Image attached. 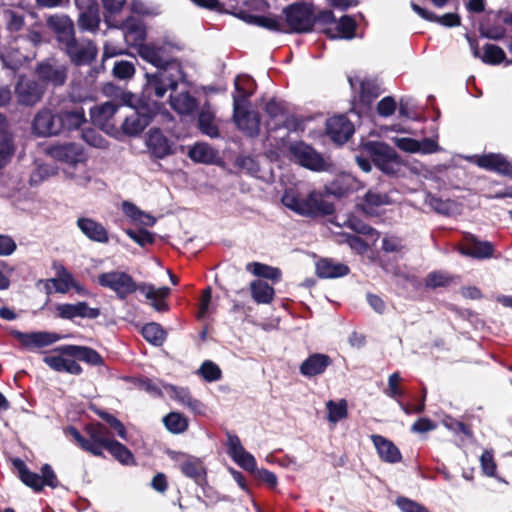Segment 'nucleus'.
Wrapping results in <instances>:
<instances>
[{"label":"nucleus","instance_id":"f257e3e1","mask_svg":"<svg viewBox=\"0 0 512 512\" xmlns=\"http://www.w3.org/2000/svg\"><path fill=\"white\" fill-rule=\"evenodd\" d=\"M145 78L143 96L151 100L163 98L168 90L175 91L184 82L185 75L180 64H172L154 73H146Z\"/></svg>","mask_w":512,"mask_h":512},{"label":"nucleus","instance_id":"f03ea898","mask_svg":"<svg viewBox=\"0 0 512 512\" xmlns=\"http://www.w3.org/2000/svg\"><path fill=\"white\" fill-rule=\"evenodd\" d=\"M281 201L285 207L302 216L330 215L334 212L333 204L326 201L322 193L317 191L301 197L293 190H286Z\"/></svg>","mask_w":512,"mask_h":512},{"label":"nucleus","instance_id":"7ed1b4c3","mask_svg":"<svg viewBox=\"0 0 512 512\" xmlns=\"http://www.w3.org/2000/svg\"><path fill=\"white\" fill-rule=\"evenodd\" d=\"M88 438H85L74 427H69L67 433L84 450L94 456H102L103 449L112 441L109 437V430L100 423L86 426Z\"/></svg>","mask_w":512,"mask_h":512},{"label":"nucleus","instance_id":"20e7f679","mask_svg":"<svg viewBox=\"0 0 512 512\" xmlns=\"http://www.w3.org/2000/svg\"><path fill=\"white\" fill-rule=\"evenodd\" d=\"M97 282L101 287L113 291L120 300L126 299L129 295L140 291V285L127 272L112 270L98 275Z\"/></svg>","mask_w":512,"mask_h":512},{"label":"nucleus","instance_id":"39448f33","mask_svg":"<svg viewBox=\"0 0 512 512\" xmlns=\"http://www.w3.org/2000/svg\"><path fill=\"white\" fill-rule=\"evenodd\" d=\"M363 151L372 158L374 164L386 174H395L400 167L395 150L381 142H366Z\"/></svg>","mask_w":512,"mask_h":512},{"label":"nucleus","instance_id":"423d86ee","mask_svg":"<svg viewBox=\"0 0 512 512\" xmlns=\"http://www.w3.org/2000/svg\"><path fill=\"white\" fill-rule=\"evenodd\" d=\"M283 14L291 31L303 33L312 30L315 17L311 4L304 2L291 4L284 8Z\"/></svg>","mask_w":512,"mask_h":512},{"label":"nucleus","instance_id":"0eeeda50","mask_svg":"<svg viewBox=\"0 0 512 512\" xmlns=\"http://www.w3.org/2000/svg\"><path fill=\"white\" fill-rule=\"evenodd\" d=\"M172 45L169 43L150 42L140 45L139 56L158 69H164L172 64H179L171 58Z\"/></svg>","mask_w":512,"mask_h":512},{"label":"nucleus","instance_id":"6e6552de","mask_svg":"<svg viewBox=\"0 0 512 512\" xmlns=\"http://www.w3.org/2000/svg\"><path fill=\"white\" fill-rule=\"evenodd\" d=\"M291 157L301 166L311 170L321 171L328 166L324 158L311 146L303 142H295L289 146Z\"/></svg>","mask_w":512,"mask_h":512},{"label":"nucleus","instance_id":"1a4fd4ad","mask_svg":"<svg viewBox=\"0 0 512 512\" xmlns=\"http://www.w3.org/2000/svg\"><path fill=\"white\" fill-rule=\"evenodd\" d=\"M10 334L18 340L23 348L28 350L50 346L61 338L57 333L47 331L24 333L18 330H11Z\"/></svg>","mask_w":512,"mask_h":512},{"label":"nucleus","instance_id":"9d476101","mask_svg":"<svg viewBox=\"0 0 512 512\" xmlns=\"http://www.w3.org/2000/svg\"><path fill=\"white\" fill-rule=\"evenodd\" d=\"M76 65L88 64L97 55V48L90 40L77 41L75 37L61 47Z\"/></svg>","mask_w":512,"mask_h":512},{"label":"nucleus","instance_id":"9b49d317","mask_svg":"<svg viewBox=\"0 0 512 512\" xmlns=\"http://www.w3.org/2000/svg\"><path fill=\"white\" fill-rule=\"evenodd\" d=\"M146 147L151 157L163 159L174 154V144L158 128H151L146 135Z\"/></svg>","mask_w":512,"mask_h":512},{"label":"nucleus","instance_id":"f8f14e48","mask_svg":"<svg viewBox=\"0 0 512 512\" xmlns=\"http://www.w3.org/2000/svg\"><path fill=\"white\" fill-rule=\"evenodd\" d=\"M226 447L228 455L241 468L247 471H254L256 469V460L254 456L245 450L237 435L227 433Z\"/></svg>","mask_w":512,"mask_h":512},{"label":"nucleus","instance_id":"ddd939ff","mask_svg":"<svg viewBox=\"0 0 512 512\" xmlns=\"http://www.w3.org/2000/svg\"><path fill=\"white\" fill-rule=\"evenodd\" d=\"M48 154L55 160L66 163L67 167H73L86 158L82 147L75 143L53 145L48 149Z\"/></svg>","mask_w":512,"mask_h":512},{"label":"nucleus","instance_id":"4468645a","mask_svg":"<svg viewBox=\"0 0 512 512\" xmlns=\"http://www.w3.org/2000/svg\"><path fill=\"white\" fill-rule=\"evenodd\" d=\"M32 130L39 136L57 135L62 132V124L58 122V114L45 108L35 115Z\"/></svg>","mask_w":512,"mask_h":512},{"label":"nucleus","instance_id":"2eb2a0df","mask_svg":"<svg viewBox=\"0 0 512 512\" xmlns=\"http://www.w3.org/2000/svg\"><path fill=\"white\" fill-rule=\"evenodd\" d=\"M117 109V106L112 102L94 106L90 109L91 120L107 134H114L116 127L111 120L117 112Z\"/></svg>","mask_w":512,"mask_h":512},{"label":"nucleus","instance_id":"dca6fc26","mask_svg":"<svg viewBox=\"0 0 512 512\" xmlns=\"http://www.w3.org/2000/svg\"><path fill=\"white\" fill-rule=\"evenodd\" d=\"M179 470L196 484L201 485L206 480V469L201 459L190 456L180 455L177 458Z\"/></svg>","mask_w":512,"mask_h":512},{"label":"nucleus","instance_id":"f3484780","mask_svg":"<svg viewBox=\"0 0 512 512\" xmlns=\"http://www.w3.org/2000/svg\"><path fill=\"white\" fill-rule=\"evenodd\" d=\"M326 132L334 142L342 144L350 138L354 128L346 116L339 115L327 120Z\"/></svg>","mask_w":512,"mask_h":512},{"label":"nucleus","instance_id":"a211bd4d","mask_svg":"<svg viewBox=\"0 0 512 512\" xmlns=\"http://www.w3.org/2000/svg\"><path fill=\"white\" fill-rule=\"evenodd\" d=\"M15 93L21 104L29 106L34 105L41 99L43 89L35 81L20 77L15 87Z\"/></svg>","mask_w":512,"mask_h":512},{"label":"nucleus","instance_id":"6ab92c4d","mask_svg":"<svg viewBox=\"0 0 512 512\" xmlns=\"http://www.w3.org/2000/svg\"><path fill=\"white\" fill-rule=\"evenodd\" d=\"M56 311L60 318L69 320L76 317L95 319L100 315L98 308H91L86 302L59 304L56 307Z\"/></svg>","mask_w":512,"mask_h":512},{"label":"nucleus","instance_id":"aec40b11","mask_svg":"<svg viewBox=\"0 0 512 512\" xmlns=\"http://www.w3.org/2000/svg\"><path fill=\"white\" fill-rule=\"evenodd\" d=\"M47 25L56 34L60 47L74 38L73 21L66 15L50 16Z\"/></svg>","mask_w":512,"mask_h":512},{"label":"nucleus","instance_id":"412c9836","mask_svg":"<svg viewBox=\"0 0 512 512\" xmlns=\"http://www.w3.org/2000/svg\"><path fill=\"white\" fill-rule=\"evenodd\" d=\"M76 225L89 240L103 244L108 243L109 234L102 223L89 217H79Z\"/></svg>","mask_w":512,"mask_h":512},{"label":"nucleus","instance_id":"4be33fe9","mask_svg":"<svg viewBox=\"0 0 512 512\" xmlns=\"http://www.w3.org/2000/svg\"><path fill=\"white\" fill-rule=\"evenodd\" d=\"M37 75L43 82L60 86L66 81L67 70L64 65L57 62H44L38 66Z\"/></svg>","mask_w":512,"mask_h":512},{"label":"nucleus","instance_id":"5701e85b","mask_svg":"<svg viewBox=\"0 0 512 512\" xmlns=\"http://www.w3.org/2000/svg\"><path fill=\"white\" fill-rule=\"evenodd\" d=\"M362 187L361 183L355 177L350 174H343L327 184L325 191L328 195L340 198L348 193L358 191Z\"/></svg>","mask_w":512,"mask_h":512},{"label":"nucleus","instance_id":"b1692460","mask_svg":"<svg viewBox=\"0 0 512 512\" xmlns=\"http://www.w3.org/2000/svg\"><path fill=\"white\" fill-rule=\"evenodd\" d=\"M169 102L171 108L179 115H191L198 106L196 99L186 89L172 91Z\"/></svg>","mask_w":512,"mask_h":512},{"label":"nucleus","instance_id":"393cba45","mask_svg":"<svg viewBox=\"0 0 512 512\" xmlns=\"http://www.w3.org/2000/svg\"><path fill=\"white\" fill-rule=\"evenodd\" d=\"M152 113L133 110L125 117L122 123V131L126 135L136 136L140 134L151 122Z\"/></svg>","mask_w":512,"mask_h":512},{"label":"nucleus","instance_id":"a878e982","mask_svg":"<svg viewBox=\"0 0 512 512\" xmlns=\"http://www.w3.org/2000/svg\"><path fill=\"white\" fill-rule=\"evenodd\" d=\"M476 164L481 168L491 170L502 175L512 176V165L501 154L489 153L477 156Z\"/></svg>","mask_w":512,"mask_h":512},{"label":"nucleus","instance_id":"bb28decb","mask_svg":"<svg viewBox=\"0 0 512 512\" xmlns=\"http://www.w3.org/2000/svg\"><path fill=\"white\" fill-rule=\"evenodd\" d=\"M331 363L332 360L328 355L314 353L301 363L299 371L305 377H314L324 373Z\"/></svg>","mask_w":512,"mask_h":512},{"label":"nucleus","instance_id":"cd10ccee","mask_svg":"<svg viewBox=\"0 0 512 512\" xmlns=\"http://www.w3.org/2000/svg\"><path fill=\"white\" fill-rule=\"evenodd\" d=\"M320 18L324 22H334L336 24L337 32L330 34L332 39H352L355 36L356 23L350 16H342L340 20L336 22L331 11H324L320 14Z\"/></svg>","mask_w":512,"mask_h":512},{"label":"nucleus","instance_id":"c85d7f7f","mask_svg":"<svg viewBox=\"0 0 512 512\" xmlns=\"http://www.w3.org/2000/svg\"><path fill=\"white\" fill-rule=\"evenodd\" d=\"M234 121L249 136H255L259 132L260 120L254 111H244L243 107H239L237 111L234 109Z\"/></svg>","mask_w":512,"mask_h":512},{"label":"nucleus","instance_id":"c756f323","mask_svg":"<svg viewBox=\"0 0 512 512\" xmlns=\"http://www.w3.org/2000/svg\"><path fill=\"white\" fill-rule=\"evenodd\" d=\"M123 36L125 42L130 45L139 48L140 45H144L143 42L146 37V30L144 25L137 19L130 18L123 25Z\"/></svg>","mask_w":512,"mask_h":512},{"label":"nucleus","instance_id":"7c9ffc66","mask_svg":"<svg viewBox=\"0 0 512 512\" xmlns=\"http://www.w3.org/2000/svg\"><path fill=\"white\" fill-rule=\"evenodd\" d=\"M371 440L383 461L396 463L401 460L399 449L391 441L380 435H372Z\"/></svg>","mask_w":512,"mask_h":512},{"label":"nucleus","instance_id":"2f4dec72","mask_svg":"<svg viewBox=\"0 0 512 512\" xmlns=\"http://www.w3.org/2000/svg\"><path fill=\"white\" fill-rule=\"evenodd\" d=\"M140 292L151 301V305L156 311L163 312L167 310V304L164 299L169 295L170 289L168 287L156 288L151 284H140Z\"/></svg>","mask_w":512,"mask_h":512},{"label":"nucleus","instance_id":"473e14b6","mask_svg":"<svg viewBox=\"0 0 512 512\" xmlns=\"http://www.w3.org/2000/svg\"><path fill=\"white\" fill-rule=\"evenodd\" d=\"M198 126L203 134L211 138H217L219 136L215 112L212 110L209 103H205L200 109L198 116Z\"/></svg>","mask_w":512,"mask_h":512},{"label":"nucleus","instance_id":"72a5a7b5","mask_svg":"<svg viewBox=\"0 0 512 512\" xmlns=\"http://www.w3.org/2000/svg\"><path fill=\"white\" fill-rule=\"evenodd\" d=\"M494 248L490 242L479 241L474 237H468L466 244L461 248V253L474 258H489L493 255Z\"/></svg>","mask_w":512,"mask_h":512},{"label":"nucleus","instance_id":"f704fd0d","mask_svg":"<svg viewBox=\"0 0 512 512\" xmlns=\"http://www.w3.org/2000/svg\"><path fill=\"white\" fill-rule=\"evenodd\" d=\"M58 350L63 354L76 357L88 364L100 365L102 363V357L99 353L85 346L65 345L60 347Z\"/></svg>","mask_w":512,"mask_h":512},{"label":"nucleus","instance_id":"c9c22d12","mask_svg":"<svg viewBox=\"0 0 512 512\" xmlns=\"http://www.w3.org/2000/svg\"><path fill=\"white\" fill-rule=\"evenodd\" d=\"M234 85L233 107L237 111L239 107H244L246 100L252 94L253 80L249 76H237Z\"/></svg>","mask_w":512,"mask_h":512},{"label":"nucleus","instance_id":"e433bc0d","mask_svg":"<svg viewBox=\"0 0 512 512\" xmlns=\"http://www.w3.org/2000/svg\"><path fill=\"white\" fill-rule=\"evenodd\" d=\"M316 273L321 278H336L347 275L349 268L331 259H321L316 263Z\"/></svg>","mask_w":512,"mask_h":512},{"label":"nucleus","instance_id":"4c0bfd02","mask_svg":"<svg viewBox=\"0 0 512 512\" xmlns=\"http://www.w3.org/2000/svg\"><path fill=\"white\" fill-rule=\"evenodd\" d=\"M45 364L57 372H67L73 375H79L82 372L81 366L73 359L62 356L50 355L43 358Z\"/></svg>","mask_w":512,"mask_h":512},{"label":"nucleus","instance_id":"58836bf2","mask_svg":"<svg viewBox=\"0 0 512 512\" xmlns=\"http://www.w3.org/2000/svg\"><path fill=\"white\" fill-rule=\"evenodd\" d=\"M388 204L389 197L387 196V194L369 190L365 194L360 204V207L365 214L376 215L378 208Z\"/></svg>","mask_w":512,"mask_h":512},{"label":"nucleus","instance_id":"ea45409f","mask_svg":"<svg viewBox=\"0 0 512 512\" xmlns=\"http://www.w3.org/2000/svg\"><path fill=\"white\" fill-rule=\"evenodd\" d=\"M411 8L421 18L428 21L438 22L445 27H455L460 25V17L455 13H447L438 17L415 3H411Z\"/></svg>","mask_w":512,"mask_h":512},{"label":"nucleus","instance_id":"a19ab883","mask_svg":"<svg viewBox=\"0 0 512 512\" xmlns=\"http://www.w3.org/2000/svg\"><path fill=\"white\" fill-rule=\"evenodd\" d=\"M122 211L134 224L137 225L151 227L156 222L155 217L140 210L136 205L128 201H124L122 203Z\"/></svg>","mask_w":512,"mask_h":512},{"label":"nucleus","instance_id":"79ce46f5","mask_svg":"<svg viewBox=\"0 0 512 512\" xmlns=\"http://www.w3.org/2000/svg\"><path fill=\"white\" fill-rule=\"evenodd\" d=\"M168 392L172 398L187 406L194 413L201 414L203 412V404L194 399L188 389L170 385L168 386Z\"/></svg>","mask_w":512,"mask_h":512},{"label":"nucleus","instance_id":"37998d69","mask_svg":"<svg viewBox=\"0 0 512 512\" xmlns=\"http://www.w3.org/2000/svg\"><path fill=\"white\" fill-rule=\"evenodd\" d=\"M85 121V113L82 108L64 110L58 113V122L62 124V131L78 129Z\"/></svg>","mask_w":512,"mask_h":512},{"label":"nucleus","instance_id":"c03bdc74","mask_svg":"<svg viewBox=\"0 0 512 512\" xmlns=\"http://www.w3.org/2000/svg\"><path fill=\"white\" fill-rule=\"evenodd\" d=\"M15 153L13 136L5 128H0V169L6 167Z\"/></svg>","mask_w":512,"mask_h":512},{"label":"nucleus","instance_id":"a18cd8bd","mask_svg":"<svg viewBox=\"0 0 512 512\" xmlns=\"http://www.w3.org/2000/svg\"><path fill=\"white\" fill-rule=\"evenodd\" d=\"M188 155L195 162L211 164L217 158V151L207 143H197L189 149Z\"/></svg>","mask_w":512,"mask_h":512},{"label":"nucleus","instance_id":"49530a36","mask_svg":"<svg viewBox=\"0 0 512 512\" xmlns=\"http://www.w3.org/2000/svg\"><path fill=\"white\" fill-rule=\"evenodd\" d=\"M99 24L100 17L97 7L90 5L79 14L78 26L81 30L95 32Z\"/></svg>","mask_w":512,"mask_h":512},{"label":"nucleus","instance_id":"de8ad7c7","mask_svg":"<svg viewBox=\"0 0 512 512\" xmlns=\"http://www.w3.org/2000/svg\"><path fill=\"white\" fill-rule=\"evenodd\" d=\"M251 295L255 302L259 304H269L274 297V289L268 283L262 280H255L250 285Z\"/></svg>","mask_w":512,"mask_h":512},{"label":"nucleus","instance_id":"09e8293b","mask_svg":"<svg viewBox=\"0 0 512 512\" xmlns=\"http://www.w3.org/2000/svg\"><path fill=\"white\" fill-rule=\"evenodd\" d=\"M15 468L18 470L20 479L24 484L33 488L36 491H39L43 487V481L40 475L37 473L30 472L25 463L20 459H15L13 461Z\"/></svg>","mask_w":512,"mask_h":512},{"label":"nucleus","instance_id":"8fccbe9b","mask_svg":"<svg viewBox=\"0 0 512 512\" xmlns=\"http://www.w3.org/2000/svg\"><path fill=\"white\" fill-rule=\"evenodd\" d=\"M64 172L79 186H87L91 181V173L87 167L86 159L73 167H67Z\"/></svg>","mask_w":512,"mask_h":512},{"label":"nucleus","instance_id":"3c124183","mask_svg":"<svg viewBox=\"0 0 512 512\" xmlns=\"http://www.w3.org/2000/svg\"><path fill=\"white\" fill-rule=\"evenodd\" d=\"M142 335L146 341L154 346H161L167 337V333L163 327L155 322L146 324L142 328Z\"/></svg>","mask_w":512,"mask_h":512},{"label":"nucleus","instance_id":"603ef678","mask_svg":"<svg viewBox=\"0 0 512 512\" xmlns=\"http://www.w3.org/2000/svg\"><path fill=\"white\" fill-rule=\"evenodd\" d=\"M163 423L167 430L174 434H180L187 430V419L178 412H171L163 418Z\"/></svg>","mask_w":512,"mask_h":512},{"label":"nucleus","instance_id":"864d4df0","mask_svg":"<svg viewBox=\"0 0 512 512\" xmlns=\"http://www.w3.org/2000/svg\"><path fill=\"white\" fill-rule=\"evenodd\" d=\"M246 270L250 271L255 276L271 279L274 281H278L281 277V272L279 269L259 262L248 263L246 265Z\"/></svg>","mask_w":512,"mask_h":512},{"label":"nucleus","instance_id":"5fc2aeb1","mask_svg":"<svg viewBox=\"0 0 512 512\" xmlns=\"http://www.w3.org/2000/svg\"><path fill=\"white\" fill-rule=\"evenodd\" d=\"M326 409L328 411V421L331 423H337L347 416V402L344 399L338 402L329 400L326 403Z\"/></svg>","mask_w":512,"mask_h":512},{"label":"nucleus","instance_id":"6e6d98bb","mask_svg":"<svg viewBox=\"0 0 512 512\" xmlns=\"http://www.w3.org/2000/svg\"><path fill=\"white\" fill-rule=\"evenodd\" d=\"M105 449L122 464L128 465L133 462V455L130 450L116 440H112Z\"/></svg>","mask_w":512,"mask_h":512},{"label":"nucleus","instance_id":"4d7b16f0","mask_svg":"<svg viewBox=\"0 0 512 512\" xmlns=\"http://www.w3.org/2000/svg\"><path fill=\"white\" fill-rule=\"evenodd\" d=\"M505 59V53L502 48L493 44H486L483 47L482 60L485 63L496 65L503 62Z\"/></svg>","mask_w":512,"mask_h":512},{"label":"nucleus","instance_id":"13d9d810","mask_svg":"<svg viewBox=\"0 0 512 512\" xmlns=\"http://www.w3.org/2000/svg\"><path fill=\"white\" fill-rule=\"evenodd\" d=\"M135 71L134 63L126 60L116 61L112 70L113 75L121 80L132 78Z\"/></svg>","mask_w":512,"mask_h":512},{"label":"nucleus","instance_id":"bf43d9fd","mask_svg":"<svg viewBox=\"0 0 512 512\" xmlns=\"http://www.w3.org/2000/svg\"><path fill=\"white\" fill-rule=\"evenodd\" d=\"M198 373L207 381L214 382L221 378V369L212 361H204L200 366Z\"/></svg>","mask_w":512,"mask_h":512},{"label":"nucleus","instance_id":"052dcab7","mask_svg":"<svg viewBox=\"0 0 512 512\" xmlns=\"http://www.w3.org/2000/svg\"><path fill=\"white\" fill-rule=\"evenodd\" d=\"M56 292L66 293L71 288L72 284H75V278L66 269L62 268L58 278L51 280Z\"/></svg>","mask_w":512,"mask_h":512},{"label":"nucleus","instance_id":"680f3d73","mask_svg":"<svg viewBox=\"0 0 512 512\" xmlns=\"http://www.w3.org/2000/svg\"><path fill=\"white\" fill-rule=\"evenodd\" d=\"M249 22L254 23L258 26L267 28L272 31L282 30L281 21L276 17L267 16H249Z\"/></svg>","mask_w":512,"mask_h":512},{"label":"nucleus","instance_id":"e2e57ef3","mask_svg":"<svg viewBox=\"0 0 512 512\" xmlns=\"http://www.w3.org/2000/svg\"><path fill=\"white\" fill-rule=\"evenodd\" d=\"M82 139L90 146L96 148L107 147V141L95 129L92 128L82 131Z\"/></svg>","mask_w":512,"mask_h":512},{"label":"nucleus","instance_id":"0e129e2a","mask_svg":"<svg viewBox=\"0 0 512 512\" xmlns=\"http://www.w3.org/2000/svg\"><path fill=\"white\" fill-rule=\"evenodd\" d=\"M0 59L3 67L9 68L13 71L17 70L25 61L26 56L19 51L12 54H1Z\"/></svg>","mask_w":512,"mask_h":512},{"label":"nucleus","instance_id":"69168bd1","mask_svg":"<svg viewBox=\"0 0 512 512\" xmlns=\"http://www.w3.org/2000/svg\"><path fill=\"white\" fill-rule=\"evenodd\" d=\"M480 465L482 472L488 477H494L496 474V463L494 461L493 453L490 450H485L480 456Z\"/></svg>","mask_w":512,"mask_h":512},{"label":"nucleus","instance_id":"338daca9","mask_svg":"<svg viewBox=\"0 0 512 512\" xmlns=\"http://www.w3.org/2000/svg\"><path fill=\"white\" fill-rule=\"evenodd\" d=\"M401 376L399 373H392L388 378V387L385 390L387 396L398 399L403 395L402 389L399 387Z\"/></svg>","mask_w":512,"mask_h":512},{"label":"nucleus","instance_id":"774afa93","mask_svg":"<svg viewBox=\"0 0 512 512\" xmlns=\"http://www.w3.org/2000/svg\"><path fill=\"white\" fill-rule=\"evenodd\" d=\"M396 504L402 512H430L426 507L405 497L398 498Z\"/></svg>","mask_w":512,"mask_h":512}]
</instances>
